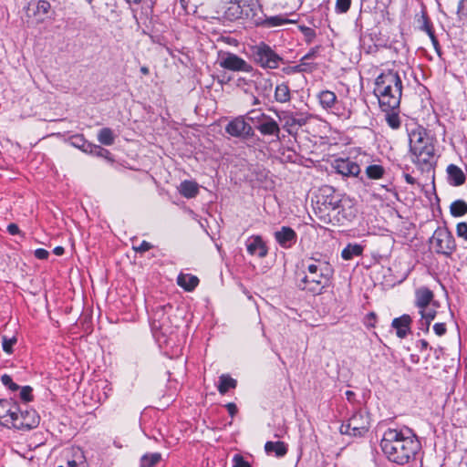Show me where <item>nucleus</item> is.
<instances>
[{"instance_id": "f257e3e1", "label": "nucleus", "mask_w": 467, "mask_h": 467, "mask_svg": "<svg viewBox=\"0 0 467 467\" xmlns=\"http://www.w3.org/2000/svg\"><path fill=\"white\" fill-rule=\"evenodd\" d=\"M380 447L390 462L404 465L416 461L420 442L409 429L405 431L389 429L384 432Z\"/></svg>"}, {"instance_id": "f03ea898", "label": "nucleus", "mask_w": 467, "mask_h": 467, "mask_svg": "<svg viewBox=\"0 0 467 467\" xmlns=\"http://www.w3.org/2000/svg\"><path fill=\"white\" fill-rule=\"evenodd\" d=\"M306 272L297 282V287L313 295H320L330 284L332 265L325 259L311 257L303 263Z\"/></svg>"}, {"instance_id": "7ed1b4c3", "label": "nucleus", "mask_w": 467, "mask_h": 467, "mask_svg": "<svg viewBox=\"0 0 467 467\" xmlns=\"http://www.w3.org/2000/svg\"><path fill=\"white\" fill-rule=\"evenodd\" d=\"M374 94L383 111L398 109L402 94V81L398 71L389 69L380 73L375 80Z\"/></svg>"}, {"instance_id": "20e7f679", "label": "nucleus", "mask_w": 467, "mask_h": 467, "mask_svg": "<svg viewBox=\"0 0 467 467\" xmlns=\"http://www.w3.org/2000/svg\"><path fill=\"white\" fill-rule=\"evenodd\" d=\"M262 11L259 0H229L225 14L231 20L243 19L255 26Z\"/></svg>"}, {"instance_id": "39448f33", "label": "nucleus", "mask_w": 467, "mask_h": 467, "mask_svg": "<svg viewBox=\"0 0 467 467\" xmlns=\"http://www.w3.org/2000/svg\"><path fill=\"white\" fill-rule=\"evenodd\" d=\"M254 61L263 68H278L283 58L267 44L260 42L252 47Z\"/></svg>"}, {"instance_id": "423d86ee", "label": "nucleus", "mask_w": 467, "mask_h": 467, "mask_svg": "<svg viewBox=\"0 0 467 467\" xmlns=\"http://www.w3.org/2000/svg\"><path fill=\"white\" fill-rule=\"evenodd\" d=\"M410 152L412 155V162H414L422 171H430L434 167L436 160L435 147L432 138L429 140H425L424 144H418V147H414V149L410 150Z\"/></svg>"}, {"instance_id": "0eeeda50", "label": "nucleus", "mask_w": 467, "mask_h": 467, "mask_svg": "<svg viewBox=\"0 0 467 467\" xmlns=\"http://www.w3.org/2000/svg\"><path fill=\"white\" fill-rule=\"evenodd\" d=\"M430 244L437 254L451 256L456 250L452 234L446 227H438L430 239Z\"/></svg>"}, {"instance_id": "6e6552de", "label": "nucleus", "mask_w": 467, "mask_h": 467, "mask_svg": "<svg viewBox=\"0 0 467 467\" xmlns=\"http://www.w3.org/2000/svg\"><path fill=\"white\" fill-rule=\"evenodd\" d=\"M370 427L368 414L366 411H356L347 421L340 427V431L343 434H348L355 437H361L368 432Z\"/></svg>"}, {"instance_id": "1a4fd4ad", "label": "nucleus", "mask_w": 467, "mask_h": 467, "mask_svg": "<svg viewBox=\"0 0 467 467\" xmlns=\"http://www.w3.org/2000/svg\"><path fill=\"white\" fill-rule=\"evenodd\" d=\"M54 15L51 5L47 0H33L26 6V16L32 23L36 25L44 23Z\"/></svg>"}, {"instance_id": "9d476101", "label": "nucleus", "mask_w": 467, "mask_h": 467, "mask_svg": "<svg viewBox=\"0 0 467 467\" xmlns=\"http://www.w3.org/2000/svg\"><path fill=\"white\" fill-rule=\"evenodd\" d=\"M218 63L221 67L230 71L250 73L253 70L248 62L231 52L221 53Z\"/></svg>"}, {"instance_id": "9b49d317", "label": "nucleus", "mask_w": 467, "mask_h": 467, "mask_svg": "<svg viewBox=\"0 0 467 467\" xmlns=\"http://www.w3.org/2000/svg\"><path fill=\"white\" fill-rule=\"evenodd\" d=\"M225 132L234 138L247 140L254 136L253 127L246 122L244 116H238L225 126Z\"/></svg>"}, {"instance_id": "f8f14e48", "label": "nucleus", "mask_w": 467, "mask_h": 467, "mask_svg": "<svg viewBox=\"0 0 467 467\" xmlns=\"http://www.w3.org/2000/svg\"><path fill=\"white\" fill-rule=\"evenodd\" d=\"M13 420L12 426L22 431L32 430L39 424V417L34 410H26L23 411L18 409V411Z\"/></svg>"}, {"instance_id": "ddd939ff", "label": "nucleus", "mask_w": 467, "mask_h": 467, "mask_svg": "<svg viewBox=\"0 0 467 467\" xmlns=\"http://www.w3.org/2000/svg\"><path fill=\"white\" fill-rule=\"evenodd\" d=\"M317 99L324 109L338 116L341 114L339 112V102L333 91L327 89L320 91L317 94Z\"/></svg>"}, {"instance_id": "4468645a", "label": "nucleus", "mask_w": 467, "mask_h": 467, "mask_svg": "<svg viewBox=\"0 0 467 467\" xmlns=\"http://www.w3.org/2000/svg\"><path fill=\"white\" fill-rule=\"evenodd\" d=\"M276 243L285 249L291 248L297 241V234L289 226H282L274 234Z\"/></svg>"}, {"instance_id": "2eb2a0df", "label": "nucleus", "mask_w": 467, "mask_h": 467, "mask_svg": "<svg viewBox=\"0 0 467 467\" xmlns=\"http://www.w3.org/2000/svg\"><path fill=\"white\" fill-rule=\"evenodd\" d=\"M18 411V405L12 400H0V423L4 426L13 424V419Z\"/></svg>"}, {"instance_id": "dca6fc26", "label": "nucleus", "mask_w": 467, "mask_h": 467, "mask_svg": "<svg viewBox=\"0 0 467 467\" xmlns=\"http://www.w3.org/2000/svg\"><path fill=\"white\" fill-rule=\"evenodd\" d=\"M293 23H296V20L288 19L284 15L266 16L262 12L260 15V19H257V23L255 26L269 29Z\"/></svg>"}, {"instance_id": "f3484780", "label": "nucleus", "mask_w": 467, "mask_h": 467, "mask_svg": "<svg viewBox=\"0 0 467 467\" xmlns=\"http://www.w3.org/2000/svg\"><path fill=\"white\" fill-rule=\"evenodd\" d=\"M334 167L337 172L343 176L356 177L360 172L359 165L349 159L336 160Z\"/></svg>"}, {"instance_id": "a211bd4d", "label": "nucleus", "mask_w": 467, "mask_h": 467, "mask_svg": "<svg viewBox=\"0 0 467 467\" xmlns=\"http://www.w3.org/2000/svg\"><path fill=\"white\" fill-rule=\"evenodd\" d=\"M246 249L249 254H257L260 258L267 255L268 249L260 235H252L246 241Z\"/></svg>"}, {"instance_id": "6ab92c4d", "label": "nucleus", "mask_w": 467, "mask_h": 467, "mask_svg": "<svg viewBox=\"0 0 467 467\" xmlns=\"http://www.w3.org/2000/svg\"><path fill=\"white\" fill-rule=\"evenodd\" d=\"M256 130L263 136L274 137L276 140H280L281 129L279 124L269 115L260 125H256Z\"/></svg>"}, {"instance_id": "aec40b11", "label": "nucleus", "mask_w": 467, "mask_h": 467, "mask_svg": "<svg viewBox=\"0 0 467 467\" xmlns=\"http://www.w3.org/2000/svg\"><path fill=\"white\" fill-rule=\"evenodd\" d=\"M447 180L451 186H461L465 183L466 176L462 170L455 164H449L446 169Z\"/></svg>"}, {"instance_id": "412c9836", "label": "nucleus", "mask_w": 467, "mask_h": 467, "mask_svg": "<svg viewBox=\"0 0 467 467\" xmlns=\"http://www.w3.org/2000/svg\"><path fill=\"white\" fill-rule=\"evenodd\" d=\"M431 138L426 130L421 127L412 130L409 133L410 150H413L414 147H418V144H424L425 140H429Z\"/></svg>"}, {"instance_id": "4be33fe9", "label": "nucleus", "mask_w": 467, "mask_h": 467, "mask_svg": "<svg viewBox=\"0 0 467 467\" xmlns=\"http://www.w3.org/2000/svg\"><path fill=\"white\" fill-rule=\"evenodd\" d=\"M411 321L409 315H403L392 320V327L397 330V336L400 338H404L407 336Z\"/></svg>"}, {"instance_id": "5701e85b", "label": "nucleus", "mask_w": 467, "mask_h": 467, "mask_svg": "<svg viewBox=\"0 0 467 467\" xmlns=\"http://www.w3.org/2000/svg\"><path fill=\"white\" fill-rule=\"evenodd\" d=\"M433 296H433L432 291L431 289H429L428 287H420V288L417 289L416 293H415L416 306L419 307L420 309L428 307L430 303L432 301Z\"/></svg>"}, {"instance_id": "b1692460", "label": "nucleus", "mask_w": 467, "mask_h": 467, "mask_svg": "<svg viewBox=\"0 0 467 467\" xmlns=\"http://www.w3.org/2000/svg\"><path fill=\"white\" fill-rule=\"evenodd\" d=\"M323 205L325 210L328 212L327 215H333L335 218L340 214V207H343V201L337 197H331L327 199Z\"/></svg>"}, {"instance_id": "393cba45", "label": "nucleus", "mask_w": 467, "mask_h": 467, "mask_svg": "<svg viewBox=\"0 0 467 467\" xmlns=\"http://www.w3.org/2000/svg\"><path fill=\"white\" fill-rule=\"evenodd\" d=\"M179 192L185 198H193L199 192L198 184L192 181H183L180 184Z\"/></svg>"}, {"instance_id": "a878e982", "label": "nucleus", "mask_w": 467, "mask_h": 467, "mask_svg": "<svg viewBox=\"0 0 467 467\" xmlns=\"http://www.w3.org/2000/svg\"><path fill=\"white\" fill-rule=\"evenodd\" d=\"M275 100L278 103H287L291 100V92L286 83L278 84L275 88Z\"/></svg>"}, {"instance_id": "bb28decb", "label": "nucleus", "mask_w": 467, "mask_h": 467, "mask_svg": "<svg viewBox=\"0 0 467 467\" xmlns=\"http://www.w3.org/2000/svg\"><path fill=\"white\" fill-rule=\"evenodd\" d=\"M178 285L186 291L193 290L199 284V279L195 275L181 274L177 279Z\"/></svg>"}, {"instance_id": "cd10ccee", "label": "nucleus", "mask_w": 467, "mask_h": 467, "mask_svg": "<svg viewBox=\"0 0 467 467\" xmlns=\"http://www.w3.org/2000/svg\"><path fill=\"white\" fill-rule=\"evenodd\" d=\"M265 450L267 453L274 452L277 457H282L287 452V447L283 441H267Z\"/></svg>"}, {"instance_id": "c85d7f7f", "label": "nucleus", "mask_w": 467, "mask_h": 467, "mask_svg": "<svg viewBox=\"0 0 467 467\" xmlns=\"http://www.w3.org/2000/svg\"><path fill=\"white\" fill-rule=\"evenodd\" d=\"M277 117L280 120L284 121V129L289 134H292L293 129L296 127V113L292 111H281L277 113Z\"/></svg>"}, {"instance_id": "c756f323", "label": "nucleus", "mask_w": 467, "mask_h": 467, "mask_svg": "<svg viewBox=\"0 0 467 467\" xmlns=\"http://www.w3.org/2000/svg\"><path fill=\"white\" fill-rule=\"evenodd\" d=\"M364 247L358 244H348L341 252L344 260H351L362 254Z\"/></svg>"}, {"instance_id": "7c9ffc66", "label": "nucleus", "mask_w": 467, "mask_h": 467, "mask_svg": "<svg viewBox=\"0 0 467 467\" xmlns=\"http://www.w3.org/2000/svg\"><path fill=\"white\" fill-rule=\"evenodd\" d=\"M237 381L227 374L219 377L218 391L220 394H225L229 389H235Z\"/></svg>"}, {"instance_id": "2f4dec72", "label": "nucleus", "mask_w": 467, "mask_h": 467, "mask_svg": "<svg viewBox=\"0 0 467 467\" xmlns=\"http://www.w3.org/2000/svg\"><path fill=\"white\" fill-rule=\"evenodd\" d=\"M116 135L109 128H102L98 133V140L102 145L110 146L115 141Z\"/></svg>"}, {"instance_id": "473e14b6", "label": "nucleus", "mask_w": 467, "mask_h": 467, "mask_svg": "<svg viewBox=\"0 0 467 467\" xmlns=\"http://www.w3.org/2000/svg\"><path fill=\"white\" fill-rule=\"evenodd\" d=\"M451 214L453 217H461L467 213V202L463 200H456L450 206Z\"/></svg>"}, {"instance_id": "72a5a7b5", "label": "nucleus", "mask_w": 467, "mask_h": 467, "mask_svg": "<svg viewBox=\"0 0 467 467\" xmlns=\"http://www.w3.org/2000/svg\"><path fill=\"white\" fill-rule=\"evenodd\" d=\"M267 114L263 112L261 109H251L245 115V119L252 122L256 129V125H260L266 118Z\"/></svg>"}, {"instance_id": "f704fd0d", "label": "nucleus", "mask_w": 467, "mask_h": 467, "mask_svg": "<svg viewBox=\"0 0 467 467\" xmlns=\"http://www.w3.org/2000/svg\"><path fill=\"white\" fill-rule=\"evenodd\" d=\"M161 460V454L160 452L147 453L140 458V467H154Z\"/></svg>"}, {"instance_id": "c9c22d12", "label": "nucleus", "mask_w": 467, "mask_h": 467, "mask_svg": "<svg viewBox=\"0 0 467 467\" xmlns=\"http://www.w3.org/2000/svg\"><path fill=\"white\" fill-rule=\"evenodd\" d=\"M355 217L354 212L351 210L349 206L348 209L345 208V203L343 202V207H340V214L336 216V220L339 224H345L347 222L352 221Z\"/></svg>"}, {"instance_id": "e433bc0d", "label": "nucleus", "mask_w": 467, "mask_h": 467, "mask_svg": "<svg viewBox=\"0 0 467 467\" xmlns=\"http://www.w3.org/2000/svg\"><path fill=\"white\" fill-rule=\"evenodd\" d=\"M385 170L381 165L372 164L366 169V174L369 179L378 180L384 175Z\"/></svg>"}, {"instance_id": "4c0bfd02", "label": "nucleus", "mask_w": 467, "mask_h": 467, "mask_svg": "<svg viewBox=\"0 0 467 467\" xmlns=\"http://www.w3.org/2000/svg\"><path fill=\"white\" fill-rule=\"evenodd\" d=\"M398 109H392L386 112V121L391 129H399L400 127V119L399 117Z\"/></svg>"}, {"instance_id": "58836bf2", "label": "nucleus", "mask_w": 467, "mask_h": 467, "mask_svg": "<svg viewBox=\"0 0 467 467\" xmlns=\"http://www.w3.org/2000/svg\"><path fill=\"white\" fill-rule=\"evenodd\" d=\"M84 151H89L91 154L103 158H109V155L110 154V152L108 150L99 145L91 144H88V147L84 150Z\"/></svg>"}, {"instance_id": "ea45409f", "label": "nucleus", "mask_w": 467, "mask_h": 467, "mask_svg": "<svg viewBox=\"0 0 467 467\" xmlns=\"http://www.w3.org/2000/svg\"><path fill=\"white\" fill-rule=\"evenodd\" d=\"M420 313L421 317L425 318V324H426V332L429 331V327L431 325V322L436 317V311L431 308H423L420 309Z\"/></svg>"}, {"instance_id": "a19ab883", "label": "nucleus", "mask_w": 467, "mask_h": 467, "mask_svg": "<svg viewBox=\"0 0 467 467\" xmlns=\"http://www.w3.org/2000/svg\"><path fill=\"white\" fill-rule=\"evenodd\" d=\"M299 30L304 35L305 41L307 44L312 43L317 36L316 31L311 27L306 26H299Z\"/></svg>"}, {"instance_id": "79ce46f5", "label": "nucleus", "mask_w": 467, "mask_h": 467, "mask_svg": "<svg viewBox=\"0 0 467 467\" xmlns=\"http://www.w3.org/2000/svg\"><path fill=\"white\" fill-rule=\"evenodd\" d=\"M16 343V337H7L6 336L2 337V348L3 350L7 353L11 354L13 352V346Z\"/></svg>"}, {"instance_id": "37998d69", "label": "nucleus", "mask_w": 467, "mask_h": 467, "mask_svg": "<svg viewBox=\"0 0 467 467\" xmlns=\"http://www.w3.org/2000/svg\"><path fill=\"white\" fill-rule=\"evenodd\" d=\"M351 5V0H336L335 11L337 14L347 13Z\"/></svg>"}, {"instance_id": "c03bdc74", "label": "nucleus", "mask_w": 467, "mask_h": 467, "mask_svg": "<svg viewBox=\"0 0 467 467\" xmlns=\"http://www.w3.org/2000/svg\"><path fill=\"white\" fill-rule=\"evenodd\" d=\"M457 16L459 20L467 17V0H460L457 6Z\"/></svg>"}, {"instance_id": "a18cd8bd", "label": "nucleus", "mask_w": 467, "mask_h": 467, "mask_svg": "<svg viewBox=\"0 0 467 467\" xmlns=\"http://www.w3.org/2000/svg\"><path fill=\"white\" fill-rule=\"evenodd\" d=\"M1 381H2L3 385L9 388L13 391H16L19 389V386L17 384L14 383L12 380V378L7 374H5L1 377Z\"/></svg>"}, {"instance_id": "49530a36", "label": "nucleus", "mask_w": 467, "mask_h": 467, "mask_svg": "<svg viewBox=\"0 0 467 467\" xmlns=\"http://www.w3.org/2000/svg\"><path fill=\"white\" fill-rule=\"evenodd\" d=\"M32 390V388L29 386L23 387L20 391L21 400L26 402L31 401L33 400Z\"/></svg>"}, {"instance_id": "de8ad7c7", "label": "nucleus", "mask_w": 467, "mask_h": 467, "mask_svg": "<svg viewBox=\"0 0 467 467\" xmlns=\"http://www.w3.org/2000/svg\"><path fill=\"white\" fill-rule=\"evenodd\" d=\"M233 467H251L249 462H246L240 454H235L233 458Z\"/></svg>"}, {"instance_id": "09e8293b", "label": "nucleus", "mask_w": 467, "mask_h": 467, "mask_svg": "<svg viewBox=\"0 0 467 467\" xmlns=\"http://www.w3.org/2000/svg\"><path fill=\"white\" fill-rule=\"evenodd\" d=\"M456 234L459 237L467 241V223H459L456 226Z\"/></svg>"}, {"instance_id": "8fccbe9b", "label": "nucleus", "mask_w": 467, "mask_h": 467, "mask_svg": "<svg viewBox=\"0 0 467 467\" xmlns=\"http://www.w3.org/2000/svg\"><path fill=\"white\" fill-rule=\"evenodd\" d=\"M153 246L147 241H142L139 246H133V249L138 253H144L151 249Z\"/></svg>"}, {"instance_id": "3c124183", "label": "nucleus", "mask_w": 467, "mask_h": 467, "mask_svg": "<svg viewBox=\"0 0 467 467\" xmlns=\"http://www.w3.org/2000/svg\"><path fill=\"white\" fill-rule=\"evenodd\" d=\"M309 117L303 113H296V127H302L306 125L308 121Z\"/></svg>"}, {"instance_id": "603ef678", "label": "nucleus", "mask_w": 467, "mask_h": 467, "mask_svg": "<svg viewBox=\"0 0 467 467\" xmlns=\"http://www.w3.org/2000/svg\"><path fill=\"white\" fill-rule=\"evenodd\" d=\"M433 330L437 336H443L447 330L445 323H436L433 326Z\"/></svg>"}, {"instance_id": "864d4df0", "label": "nucleus", "mask_w": 467, "mask_h": 467, "mask_svg": "<svg viewBox=\"0 0 467 467\" xmlns=\"http://www.w3.org/2000/svg\"><path fill=\"white\" fill-rule=\"evenodd\" d=\"M130 3L142 4L146 8L151 10L157 0H128Z\"/></svg>"}, {"instance_id": "5fc2aeb1", "label": "nucleus", "mask_w": 467, "mask_h": 467, "mask_svg": "<svg viewBox=\"0 0 467 467\" xmlns=\"http://www.w3.org/2000/svg\"><path fill=\"white\" fill-rule=\"evenodd\" d=\"M34 254H35V256L40 260L47 259V257L49 255V253L46 249H43V248L36 249Z\"/></svg>"}, {"instance_id": "6e6d98bb", "label": "nucleus", "mask_w": 467, "mask_h": 467, "mask_svg": "<svg viewBox=\"0 0 467 467\" xmlns=\"http://www.w3.org/2000/svg\"><path fill=\"white\" fill-rule=\"evenodd\" d=\"M375 320H376V314L374 312H370L366 316V325L368 327H374Z\"/></svg>"}, {"instance_id": "4d7b16f0", "label": "nucleus", "mask_w": 467, "mask_h": 467, "mask_svg": "<svg viewBox=\"0 0 467 467\" xmlns=\"http://www.w3.org/2000/svg\"><path fill=\"white\" fill-rule=\"evenodd\" d=\"M306 66L307 64L305 61H301L299 65L294 66L291 68L292 72H304L306 71Z\"/></svg>"}, {"instance_id": "13d9d810", "label": "nucleus", "mask_w": 467, "mask_h": 467, "mask_svg": "<svg viewBox=\"0 0 467 467\" xmlns=\"http://www.w3.org/2000/svg\"><path fill=\"white\" fill-rule=\"evenodd\" d=\"M7 232L11 235H16V234H18L20 233V230H19V227H18L17 224L10 223V224L7 225Z\"/></svg>"}, {"instance_id": "bf43d9fd", "label": "nucleus", "mask_w": 467, "mask_h": 467, "mask_svg": "<svg viewBox=\"0 0 467 467\" xmlns=\"http://www.w3.org/2000/svg\"><path fill=\"white\" fill-rule=\"evenodd\" d=\"M226 409L229 412V414L231 415V417H234L235 414L237 413V407L234 403H228L226 404Z\"/></svg>"}, {"instance_id": "052dcab7", "label": "nucleus", "mask_w": 467, "mask_h": 467, "mask_svg": "<svg viewBox=\"0 0 467 467\" xmlns=\"http://www.w3.org/2000/svg\"><path fill=\"white\" fill-rule=\"evenodd\" d=\"M421 20H422V25L420 26L421 30H423V29H425V28H427V27L431 26V23L428 16L426 14H424V13L421 16Z\"/></svg>"}, {"instance_id": "680f3d73", "label": "nucleus", "mask_w": 467, "mask_h": 467, "mask_svg": "<svg viewBox=\"0 0 467 467\" xmlns=\"http://www.w3.org/2000/svg\"><path fill=\"white\" fill-rule=\"evenodd\" d=\"M317 47L312 48L307 54H306L302 57L301 61H305V60H308L310 58H313L316 56V54H317Z\"/></svg>"}, {"instance_id": "e2e57ef3", "label": "nucleus", "mask_w": 467, "mask_h": 467, "mask_svg": "<svg viewBox=\"0 0 467 467\" xmlns=\"http://www.w3.org/2000/svg\"><path fill=\"white\" fill-rule=\"evenodd\" d=\"M431 43H432V46H433L435 51L438 53L439 56H441V47H440L437 37L432 36V37H431Z\"/></svg>"}, {"instance_id": "0e129e2a", "label": "nucleus", "mask_w": 467, "mask_h": 467, "mask_svg": "<svg viewBox=\"0 0 467 467\" xmlns=\"http://www.w3.org/2000/svg\"><path fill=\"white\" fill-rule=\"evenodd\" d=\"M404 179L409 184H414L416 182V180L409 173L404 174Z\"/></svg>"}, {"instance_id": "69168bd1", "label": "nucleus", "mask_w": 467, "mask_h": 467, "mask_svg": "<svg viewBox=\"0 0 467 467\" xmlns=\"http://www.w3.org/2000/svg\"><path fill=\"white\" fill-rule=\"evenodd\" d=\"M64 251L65 250L62 246H57L55 247L53 252L56 255H62L64 254Z\"/></svg>"}, {"instance_id": "338daca9", "label": "nucleus", "mask_w": 467, "mask_h": 467, "mask_svg": "<svg viewBox=\"0 0 467 467\" xmlns=\"http://www.w3.org/2000/svg\"><path fill=\"white\" fill-rule=\"evenodd\" d=\"M423 31H425L428 36L431 37L432 36H435V34H434V31H433V28H432V25L425 29H423Z\"/></svg>"}, {"instance_id": "774afa93", "label": "nucleus", "mask_w": 467, "mask_h": 467, "mask_svg": "<svg viewBox=\"0 0 467 467\" xmlns=\"http://www.w3.org/2000/svg\"><path fill=\"white\" fill-rule=\"evenodd\" d=\"M67 467H77L78 462L76 460H70V461H67Z\"/></svg>"}]
</instances>
